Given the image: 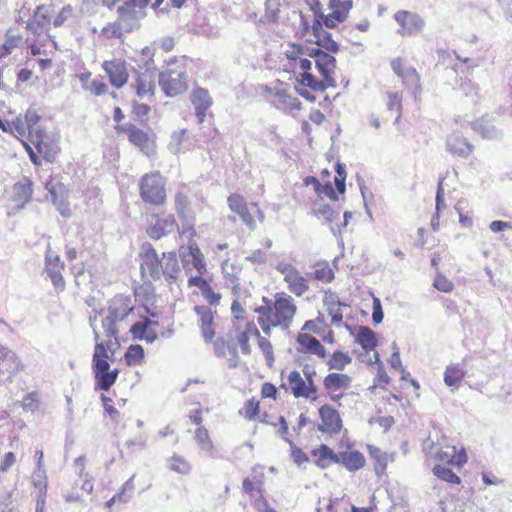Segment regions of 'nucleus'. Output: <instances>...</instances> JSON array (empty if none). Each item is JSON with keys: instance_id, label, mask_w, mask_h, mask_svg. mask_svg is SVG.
<instances>
[{"instance_id": "obj_1", "label": "nucleus", "mask_w": 512, "mask_h": 512, "mask_svg": "<svg viewBox=\"0 0 512 512\" xmlns=\"http://www.w3.org/2000/svg\"><path fill=\"white\" fill-rule=\"evenodd\" d=\"M134 304L128 295H116L109 307V315L103 322L106 339L98 341L99 335L95 332V348L92 359V369L95 378L96 389L108 391L117 381L119 370H110L108 360L114 355L119 346L118 330L116 323L123 321L133 312Z\"/></svg>"}, {"instance_id": "obj_2", "label": "nucleus", "mask_w": 512, "mask_h": 512, "mask_svg": "<svg viewBox=\"0 0 512 512\" xmlns=\"http://www.w3.org/2000/svg\"><path fill=\"white\" fill-rule=\"evenodd\" d=\"M262 301L263 304L254 311L263 334L269 336L275 327L289 328L297 311L293 298L285 293H276L273 300L263 297Z\"/></svg>"}, {"instance_id": "obj_3", "label": "nucleus", "mask_w": 512, "mask_h": 512, "mask_svg": "<svg viewBox=\"0 0 512 512\" xmlns=\"http://www.w3.org/2000/svg\"><path fill=\"white\" fill-rule=\"evenodd\" d=\"M140 273L143 278L147 277L154 281L162 278L169 284L176 282L181 273L176 252H163L159 257L156 249L151 243H143L139 253Z\"/></svg>"}, {"instance_id": "obj_4", "label": "nucleus", "mask_w": 512, "mask_h": 512, "mask_svg": "<svg viewBox=\"0 0 512 512\" xmlns=\"http://www.w3.org/2000/svg\"><path fill=\"white\" fill-rule=\"evenodd\" d=\"M71 5L63 6L55 17L53 4L38 5L31 17L26 21V30L35 36L48 33L50 26L61 27L72 15Z\"/></svg>"}, {"instance_id": "obj_5", "label": "nucleus", "mask_w": 512, "mask_h": 512, "mask_svg": "<svg viewBox=\"0 0 512 512\" xmlns=\"http://www.w3.org/2000/svg\"><path fill=\"white\" fill-rule=\"evenodd\" d=\"M167 181L158 170L145 173L138 183L139 196L141 201L148 206L162 207L166 205Z\"/></svg>"}, {"instance_id": "obj_6", "label": "nucleus", "mask_w": 512, "mask_h": 512, "mask_svg": "<svg viewBox=\"0 0 512 512\" xmlns=\"http://www.w3.org/2000/svg\"><path fill=\"white\" fill-rule=\"evenodd\" d=\"M28 141L31 144L23 142V145L34 165L41 166V158L50 163L55 161L60 148L43 130L30 131Z\"/></svg>"}, {"instance_id": "obj_7", "label": "nucleus", "mask_w": 512, "mask_h": 512, "mask_svg": "<svg viewBox=\"0 0 512 512\" xmlns=\"http://www.w3.org/2000/svg\"><path fill=\"white\" fill-rule=\"evenodd\" d=\"M304 50L301 46L296 44H289L285 50V56L290 61H299V68L303 71L301 78L299 79V88H297L299 94L307 100L314 102L316 96L307 90L310 88L312 91H317L319 83L308 71L311 69V61L303 58Z\"/></svg>"}, {"instance_id": "obj_8", "label": "nucleus", "mask_w": 512, "mask_h": 512, "mask_svg": "<svg viewBox=\"0 0 512 512\" xmlns=\"http://www.w3.org/2000/svg\"><path fill=\"white\" fill-rule=\"evenodd\" d=\"M304 376L299 371L293 370L287 375V384L291 393L296 398L313 399L317 398V385L314 378L316 377V370L308 364L303 369Z\"/></svg>"}, {"instance_id": "obj_9", "label": "nucleus", "mask_w": 512, "mask_h": 512, "mask_svg": "<svg viewBox=\"0 0 512 512\" xmlns=\"http://www.w3.org/2000/svg\"><path fill=\"white\" fill-rule=\"evenodd\" d=\"M158 83L168 97H176L188 89V75L185 66L167 67L158 74Z\"/></svg>"}, {"instance_id": "obj_10", "label": "nucleus", "mask_w": 512, "mask_h": 512, "mask_svg": "<svg viewBox=\"0 0 512 512\" xmlns=\"http://www.w3.org/2000/svg\"><path fill=\"white\" fill-rule=\"evenodd\" d=\"M229 209L237 214L243 223L251 230L256 228V219L263 220L264 215L257 203L249 204L244 196L232 193L227 197Z\"/></svg>"}, {"instance_id": "obj_11", "label": "nucleus", "mask_w": 512, "mask_h": 512, "mask_svg": "<svg viewBox=\"0 0 512 512\" xmlns=\"http://www.w3.org/2000/svg\"><path fill=\"white\" fill-rule=\"evenodd\" d=\"M329 464H342L348 471H357L365 466V458L357 450L335 453L329 446L322 444V468L323 462Z\"/></svg>"}, {"instance_id": "obj_12", "label": "nucleus", "mask_w": 512, "mask_h": 512, "mask_svg": "<svg viewBox=\"0 0 512 512\" xmlns=\"http://www.w3.org/2000/svg\"><path fill=\"white\" fill-rule=\"evenodd\" d=\"M158 74L154 69H140L133 75L132 91L140 98L151 100L155 97Z\"/></svg>"}, {"instance_id": "obj_13", "label": "nucleus", "mask_w": 512, "mask_h": 512, "mask_svg": "<svg viewBox=\"0 0 512 512\" xmlns=\"http://www.w3.org/2000/svg\"><path fill=\"white\" fill-rule=\"evenodd\" d=\"M228 336L237 344L243 355L249 356L252 352L250 341L259 336V329L254 321L237 322L232 326Z\"/></svg>"}, {"instance_id": "obj_14", "label": "nucleus", "mask_w": 512, "mask_h": 512, "mask_svg": "<svg viewBox=\"0 0 512 512\" xmlns=\"http://www.w3.org/2000/svg\"><path fill=\"white\" fill-rule=\"evenodd\" d=\"M319 318L304 323L296 337L297 351L300 353L320 354V341L313 335L319 332Z\"/></svg>"}, {"instance_id": "obj_15", "label": "nucleus", "mask_w": 512, "mask_h": 512, "mask_svg": "<svg viewBox=\"0 0 512 512\" xmlns=\"http://www.w3.org/2000/svg\"><path fill=\"white\" fill-rule=\"evenodd\" d=\"M146 233L151 239H160L167 235L176 226L175 217L172 214L151 213L147 216Z\"/></svg>"}, {"instance_id": "obj_16", "label": "nucleus", "mask_w": 512, "mask_h": 512, "mask_svg": "<svg viewBox=\"0 0 512 512\" xmlns=\"http://www.w3.org/2000/svg\"><path fill=\"white\" fill-rule=\"evenodd\" d=\"M116 130L120 133H126L129 141L146 155L150 156L155 152V140L148 132L137 128L135 125H129L128 127L118 125Z\"/></svg>"}, {"instance_id": "obj_17", "label": "nucleus", "mask_w": 512, "mask_h": 512, "mask_svg": "<svg viewBox=\"0 0 512 512\" xmlns=\"http://www.w3.org/2000/svg\"><path fill=\"white\" fill-rule=\"evenodd\" d=\"M23 369L24 365L19 356L8 347L0 345V381L5 378L11 382Z\"/></svg>"}, {"instance_id": "obj_18", "label": "nucleus", "mask_w": 512, "mask_h": 512, "mask_svg": "<svg viewBox=\"0 0 512 512\" xmlns=\"http://www.w3.org/2000/svg\"><path fill=\"white\" fill-rule=\"evenodd\" d=\"M352 7V0H329L328 9L331 12L327 15L322 13V26L335 28L337 24L346 20Z\"/></svg>"}, {"instance_id": "obj_19", "label": "nucleus", "mask_w": 512, "mask_h": 512, "mask_svg": "<svg viewBox=\"0 0 512 512\" xmlns=\"http://www.w3.org/2000/svg\"><path fill=\"white\" fill-rule=\"evenodd\" d=\"M180 257L186 272L189 271V264L196 269L200 276L207 272L205 257L196 242H191L186 247H180Z\"/></svg>"}, {"instance_id": "obj_20", "label": "nucleus", "mask_w": 512, "mask_h": 512, "mask_svg": "<svg viewBox=\"0 0 512 512\" xmlns=\"http://www.w3.org/2000/svg\"><path fill=\"white\" fill-rule=\"evenodd\" d=\"M102 69L109 78L110 84L115 88H122L127 84L129 73L127 63L123 59L106 60L102 63Z\"/></svg>"}, {"instance_id": "obj_21", "label": "nucleus", "mask_w": 512, "mask_h": 512, "mask_svg": "<svg viewBox=\"0 0 512 512\" xmlns=\"http://www.w3.org/2000/svg\"><path fill=\"white\" fill-rule=\"evenodd\" d=\"M395 21L400 25L398 33L402 36L415 35L422 31L425 26L424 20L415 13L400 10L394 14Z\"/></svg>"}, {"instance_id": "obj_22", "label": "nucleus", "mask_w": 512, "mask_h": 512, "mask_svg": "<svg viewBox=\"0 0 512 512\" xmlns=\"http://www.w3.org/2000/svg\"><path fill=\"white\" fill-rule=\"evenodd\" d=\"M198 317V323L205 341H212L216 335L215 316L217 311L206 305H196L193 308Z\"/></svg>"}, {"instance_id": "obj_23", "label": "nucleus", "mask_w": 512, "mask_h": 512, "mask_svg": "<svg viewBox=\"0 0 512 512\" xmlns=\"http://www.w3.org/2000/svg\"><path fill=\"white\" fill-rule=\"evenodd\" d=\"M237 344L229 337L219 338L214 344L217 357L223 359L229 368H236L241 362Z\"/></svg>"}, {"instance_id": "obj_24", "label": "nucleus", "mask_w": 512, "mask_h": 512, "mask_svg": "<svg viewBox=\"0 0 512 512\" xmlns=\"http://www.w3.org/2000/svg\"><path fill=\"white\" fill-rule=\"evenodd\" d=\"M188 287L199 288L202 297L210 306H218L221 302L222 295L216 292L209 280L203 278V275L190 276L187 280Z\"/></svg>"}, {"instance_id": "obj_25", "label": "nucleus", "mask_w": 512, "mask_h": 512, "mask_svg": "<svg viewBox=\"0 0 512 512\" xmlns=\"http://www.w3.org/2000/svg\"><path fill=\"white\" fill-rule=\"evenodd\" d=\"M64 270V262L59 256H47L45 261V272L50 278L54 288L58 292H62L65 289V280L62 275Z\"/></svg>"}, {"instance_id": "obj_26", "label": "nucleus", "mask_w": 512, "mask_h": 512, "mask_svg": "<svg viewBox=\"0 0 512 512\" xmlns=\"http://www.w3.org/2000/svg\"><path fill=\"white\" fill-rule=\"evenodd\" d=\"M336 176L334 178L336 191L334 190L331 182H326L322 185V194H325L331 200H337L338 194H344L346 190L345 180H346V171L345 164L337 162L336 167Z\"/></svg>"}, {"instance_id": "obj_27", "label": "nucleus", "mask_w": 512, "mask_h": 512, "mask_svg": "<svg viewBox=\"0 0 512 512\" xmlns=\"http://www.w3.org/2000/svg\"><path fill=\"white\" fill-rule=\"evenodd\" d=\"M471 125L472 129L484 139H498L502 136L501 130L495 125V119L489 115L481 117Z\"/></svg>"}, {"instance_id": "obj_28", "label": "nucleus", "mask_w": 512, "mask_h": 512, "mask_svg": "<svg viewBox=\"0 0 512 512\" xmlns=\"http://www.w3.org/2000/svg\"><path fill=\"white\" fill-rule=\"evenodd\" d=\"M190 100L195 107L196 116L199 118L200 122H202L207 110L212 105V98L208 90L201 87L194 88L191 92Z\"/></svg>"}, {"instance_id": "obj_29", "label": "nucleus", "mask_w": 512, "mask_h": 512, "mask_svg": "<svg viewBox=\"0 0 512 512\" xmlns=\"http://www.w3.org/2000/svg\"><path fill=\"white\" fill-rule=\"evenodd\" d=\"M285 272L284 281L287 283L289 290L296 296H301L308 291V280L303 277L297 270L290 268L283 270Z\"/></svg>"}, {"instance_id": "obj_30", "label": "nucleus", "mask_w": 512, "mask_h": 512, "mask_svg": "<svg viewBox=\"0 0 512 512\" xmlns=\"http://www.w3.org/2000/svg\"><path fill=\"white\" fill-rule=\"evenodd\" d=\"M239 415L248 421H258L268 423L267 413H260V401L256 397H252L244 402L239 409Z\"/></svg>"}, {"instance_id": "obj_31", "label": "nucleus", "mask_w": 512, "mask_h": 512, "mask_svg": "<svg viewBox=\"0 0 512 512\" xmlns=\"http://www.w3.org/2000/svg\"><path fill=\"white\" fill-rule=\"evenodd\" d=\"M341 427L339 413L328 405H322V433H337Z\"/></svg>"}, {"instance_id": "obj_32", "label": "nucleus", "mask_w": 512, "mask_h": 512, "mask_svg": "<svg viewBox=\"0 0 512 512\" xmlns=\"http://www.w3.org/2000/svg\"><path fill=\"white\" fill-rule=\"evenodd\" d=\"M271 104L283 112H292L293 110H299L301 103L295 97L287 94L285 90H276L273 94Z\"/></svg>"}, {"instance_id": "obj_33", "label": "nucleus", "mask_w": 512, "mask_h": 512, "mask_svg": "<svg viewBox=\"0 0 512 512\" xmlns=\"http://www.w3.org/2000/svg\"><path fill=\"white\" fill-rule=\"evenodd\" d=\"M446 148L451 154L466 158L473 146L460 134H452L447 138Z\"/></svg>"}, {"instance_id": "obj_34", "label": "nucleus", "mask_w": 512, "mask_h": 512, "mask_svg": "<svg viewBox=\"0 0 512 512\" xmlns=\"http://www.w3.org/2000/svg\"><path fill=\"white\" fill-rule=\"evenodd\" d=\"M153 324H157V322H153L148 317H143L141 321L131 326L129 332L133 339H145L152 342L156 338V333L150 329Z\"/></svg>"}, {"instance_id": "obj_35", "label": "nucleus", "mask_w": 512, "mask_h": 512, "mask_svg": "<svg viewBox=\"0 0 512 512\" xmlns=\"http://www.w3.org/2000/svg\"><path fill=\"white\" fill-rule=\"evenodd\" d=\"M351 377L343 373H330L323 380V385L329 392H337L348 389Z\"/></svg>"}, {"instance_id": "obj_36", "label": "nucleus", "mask_w": 512, "mask_h": 512, "mask_svg": "<svg viewBox=\"0 0 512 512\" xmlns=\"http://www.w3.org/2000/svg\"><path fill=\"white\" fill-rule=\"evenodd\" d=\"M324 305L327 306V312L331 317V323L336 327L341 326L343 319L342 309H347L349 306L339 301L334 302L332 294L329 296L326 294L324 299Z\"/></svg>"}, {"instance_id": "obj_37", "label": "nucleus", "mask_w": 512, "mask_h": 512, "mask_svg": "<svg viewBox=\"0 0 512 512\" xmlns=\"http://www.w3.org/2000/svg\"><path fill=\"white\" fill-rule=\"evenodd\" d=\"M335 67V57L322 50V92L328 87L335 86V80L331 77V72Z\"/></svg>"}, {"instance_id": "obj_38", "label": "nucleus", "mask_w": 512, "mask_h": 512, "mask_svg": "<svg viewBox=\"0 0 512 512\" xmlns=\"http://www.w3.org/2000/svg\"><path fill=\"white\" fill-rule=\"evenodd\" d=\"M355 341L366 351H374L377 346V339L375 332L367 327L360 326L355 336Z\"/></svg>"}, {"instance_id": "obj_39", "label": "nucleus", "mask_w": 512, "mask_h": 512, "mask_svg": "<svg viewBox=\"0 0 512 512\" xmlns=\"http://www.w3.org/2000/svg\"><path fill=\"white\" fill-rule=\"evenodd\" d=\"M32 184L30 181L18 182L13 186L12 199L18 208L23 207L31 200Z\"/></svg>"}, {"instance_id": "obj_40", "label": "nucleus", "mask_w": 512, "mask_h": 512, "mask_svg": "<svg viewBox=\"0 0 512 512\" xmlns=\"http://www.w3.org/2000/svg\"><path fill=\"white\" fill-rule=\"evenodd\" d=\"M100 399L105 415H107L113 423L117 425L120 424L123 421L124 414L115 406L114 400L105 394H101Z\"/></svg>"}, {"instance_id": "obj_41", "label": "nucleus", "mask_w": 512, "mask_h": 512, "mask_svg": "<svg viewBox=\"0 0 512 512\" xmlns=\"http://www.w3.org/2000/svg\"><path fill=\"white\" fill-rule=\"evenodd\" d=\"M134 479H135V475H133L132 477H130L121 487V489L119 490L118 493H116L112 498H110L107 502H106V506L107 507H112L113 504H115L116 502H127L132 494H133V491H134Z\"/></svg>"}, {"instance_id": "obj_42", "label": "nucleus", "mask_w": 512, "mask_h": 512, "mask_svg": "<svg viewBox=\"0 0 512 512\" xmlns=\"http://www.w3.org/2000/svg\"><path fill=\"white\" fill-rule=\"evenodd\" d=\"M352 362V358L348 353L340 350L334 351L326 360V364L329 370L342 371L344 368Z\"/></svg>"}, {"instance_id": "obj_43", "label": "nucleus", "mask_w": 512, "mask_h": 512, "mask_svg": "<svg viewBox=\"0 0 512 512\" xmlns=\"http://www.w3.org/2000/svg\"><path fill=\"white\" fill-rule=\"evenodd\" d=\"M367 448H368V452H369L371 458L375 460V464H374L375 473L378 476L383 475V473L386 470L387 463H388L387 454L385 452H383L382 450H380L378 447H375L373 445H368Z\"/></svg>"}, {"instance_id": "obj_44", "label": "nucleus", "mask_w": 512, "mask_h": 512, "mask_svg": "<svg viewBox=\"0 0 512 512\" xmlns=\"http://www.w3.org/2000/svg\"><path fill=\"white\" fill-rule=\"evenodd\" d=\"M46 189L52 196L55 204L62 205L68 198V189L60 182L50 180L46 184Z\"/></svg>"}, {"instance_id": "obj_45", "label": "nucleus", "mask_w": 512, "mask_h": 512, "mask_svg": "<svg viewBox=\"0 0 512 512\" xmlns=\"http://www.w3.org/2000/svg\"><path fill=\"white\" fill-rule=\"evenodd\" d=\"M168 468L182 475H188L192 470V465L190 462L183 456L174 454L167 460Z\"/></svg>"}, {"instance_id": "obj_46", "label": "nucleus", "mask_w": 512, "mask_h": 512, "mask_svg": "<svg viewBox=\"0 0 512 512\" xmlns=\"http://www.w3.org/2000/svg\"><path fill=\"white\" fill-rule=\"evenodd\" d=\"M194 440L198 447L203 451L210 452L214 449V444L211 435L205 426L198 427L195 429Z\"/></svg>"}, {"instance_id": "obj_47", "label": "nucleus", "mask_w": 512, "mask_h": 512, "mask_svg": "<svg viewBox=\"0 0 512 512\" xmlns=\"http://www.w3.org/2000/svg\"><path fill=\"white\" fill-rule=\"evenodd\" d=\"M242 490L251 498L264 492L262 476L246 477L242 482Z\"/></svg>"}, {"instance_id": "obj_48", "label": "nucleus", "mask_w": 512, "mask_h": 512, "mask_svg": "<svg viewBox=\"0 0 512 512\" xmlns=\"http://www.w3.org/2000/svg\"><path fill=\"white\" fill-rule=\"evenodd\" d=\"M144 349L141 345H130L124 354V359L127 366L139 365L144 360Z\"/></svg>"}, {"instance_id": "obj_49", "label": "nucleus", "mask_w": 512, "mask_h": 512, "mask_svg": "<svg viewBox=\"0 0 512 512\" xmlns=\"http://www.w3.org/2000/svg\"><path fill=\"white\" fill-rule=\"evenodd\" d=\"M465 377V372L458 365H449L444 373V382L447 386L452 387L458 384Z\"/></svg>"}, {"instance_id": "obj_50", "label": "nucleus", "mask_w": 512, "mask_h": 512, "mask_svg": "<svg viewBox=\"0 0 512 512\" xmlns=\"http://www.w3.org/2000/svg\"><path fill=\"white\" fill-rule=\"evenodd\" d=\"M150 0H126L122 6L118 8V13L120 17L124 18L129 15H133L147 6Z\"/></svg>"}, {"instance_id": "obj_51", "label": "nucleus", "mask_w": 512, "mask_h": 512, "mask_svg": "<svg viewBox=\"0 0 512 512\" xmlns=\"http://www.w3.org/2000/svg\"><path fill=\"white\" fill-rule=\"evenodd\" d=\"M256 340H257V345H258L259 349L264 354L266 364L269 367H271L275 361L274 349H273L272 343L270 342V340L267 337L262 336L260 332H259V336L256 338Z\"/></svg>"}, {"instance_id": "obj_52", "label": "nucleus", "mask_w": 512, "mask_h": 512, "mask_svg": "<svg viewBox=\"0 0 512 512\" xmlns=\"http://www.w3.org/2000/svg\"><path fill=\"white\" fill-rule=\"evenodd\" d=\"M433 473L439 479L452 484H459L461 482L460 477L457 476L451 468L444 465H435L433 467Z\"/></svg>"}, {"instance_id": "obj_53", "label": "nucleus", "mask_w": 512, "mask_h": 512, "mask_svg": "<svg viewBox=\"0 0 512 512\" xmlns=\"http://www.w3.org/2000/svg\"><path fill=\"white\" fill-rule=\"evenodd\" d=\"M232 326L234 323H244L250 321L247 312L239 300H234L231 304Z\"/></svg>"}, {"instance_id": "obj_54", "label": "nucleus", "mask_w": 512, "mask_h": 512, "mask_svg": "<svg viewBox=\"0 0 512 512\" xmlns=\"http://www.w3.org/2000/svg\"><path fill=\"white\" fill-rule=\"evenodd\" d=\"M174 205L177 215L181 219L184 218L189 208L188 196L183 192H177L174 197Z\"/></svg>"}, {"instance_id": "obj_55", "label": "nucleus", "mask_w": 512, "mask_h": 512, "mask_svg": "<svg viewBox=\"0 0 512 512\" xmlns=\"http://www.w3.org/2000/svg\"><path fill=\"white\" fill-rule=\"evenodd\" d=\"M400 78H402L404 85L408 87H415L416 89L420 88V76L415 68H406Z\"/></svg>"}, {"instance_id": "obj_56", "label": "nucleus", "mask_w": 512, "mask_h": 512, "mask_svg": "<svg viewBox=\"0 0 512 512\" xmlns=\"http://www.w3.org/2000/svg\"><path fill=\"white\" fill-rule=\"evenodd\" d=\"M85 89L88 90L94 96H100L108 90V86L104 81L100 79H94L88 85L85 86Z\"/></svg>"}, {"instance_id": "obj_57", "label": "nucleus", "mask_w": 512, "mask_h": 512, "mask_svg": "<svg viewBox=\"0 0 512 512\" xmlns=\"http://www.w3.org/2000/svg\"><path fill=\"white\" fill-rule=\"evenodd\" d=\"M374 363L378 365V373H377V380L380 384H388L390 381L389 376L387 375L383 363L380 360V356L378 352L374 353ZM370 364H373V362L370 360Z\"/></svg>"}, {"instance_id": "obj_58", "label": "nucleus", "mask_w": 512, "mask_h": 512, "mask_svg": "<svg viewBox=\"0 0 512 512\" xmlns=\"http://www.w3.org/2000/svg\"><path fill=\"white\" fill-rule=\"evenodd\" d=\"M39 120H40V117L35 110L29 109L26 111V113L24 115V123L27 126L28 133L30 131L38 130L35 128V126L38 124Z\"/></svg>"}, {"instance_id": "obj_59", "label": "nucleus", "mask_w": 512, "mask_h": 512, "mask_svg": "<svg viewBox=\"0 0 512 512\" xmlns=\"http://www.w3.org/2000/svg\"><path fill=\"white\" fill-rule=\"evenodd\" d=\"M322 49L331 53L339 50V45L331 38V34L322 29Z\"/></svg>"}, {"instance_id": "obj_60", "label": "nucleus", "mask_w": 512, "mask_h": 512, "mask_svg": "<svg viewBox=\"0 0 512 512\" xmlns=\"http://www.w3.org/2000/svg\"><path fill=\"white\" fill-rule=\"evenodd\" d=\"M189 421L196 426V428L198 427H203V409L202 407L199 405L197 408L191 410L188 415H187Z\"/></svg>"}, {"instance_id": "obj_61", "label": "nucleus", "mask_w": 512, "mask_h": 512, "mask_svg": "<svg viewBox=\"0 0 512 512\" xmlns=\"http://www.w3.org/2000/svg\"><path fill=\"white\" fill-rule=\"evenodd\" d=\"M433 286L441 291V292H450L453 289V283L449 281L446 277L442 275H438L433 283Z\"/></svg>"}, {"instance_id": "obj_62", "label": "nucleus", "mask_w": 512, "mask_h": 512, "mask_svg": "<svg viewBox=\"0 0 512 512\" xmlns=\"http://www.w3.org/2000/svg\"><path fill=\"white\" fill-rule=\"evenodd\" d=\"M150 111L151 107L147 104L134 102L132 105V114L138 119L147 117Z\"/></svg>"}, {"instance_id": "obj_63", "label": "nucleus", "mask_w": 512, "mask_h": 512, "mask_svg": "<svg viewBox=\"0 0 512 512\" xmlns=\"http://www.w3.org/2000/svg\"><path fill=\"white\" fill-rule=\"evenodd\" d=\"M260 392H261L262 398H270V399L276 400L278 390L274 384H272L270 382H265L262 384Z\"/></svg>"}, {"instance_id": "obj_64", "label": "nucleus", "mask_w": 512, "mask_h": 512, "mask_svg": "<svg viewBox=\"0 0 512 512\" xmlns=\"http://www.w3.org/2000/svg\"><path fill=\"white\" fill-rule=\"evenodd\" d=\"M384 313L382 310L381 302L378 298L373 299V313L372 321L375 325L380 324L383 321Z\"/></svg>"}]
</instances>
